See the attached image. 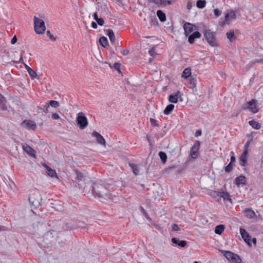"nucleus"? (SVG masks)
<instances>
[{
	"instance_id": "nucleus-27",
	"label": "nucleus",
	"mask_w": 263,
	"mask_h": 263,
	"mask_svg": "<svg viewBox=\"0 0 263 263\" xmlns=\"http://www.w3.org/2000/svg\"><path fill=\"white\" fill-rule=\"evenodd\" d=\"M189 80L190 84L191 85L190 88L192 89L195 88L196 87V79L193 76H191L189 78Z\"/></svg>"
},
{
	"instance_id": "nucleus-10",
	"label": "nucleus",
	"mask_w": 263,
	"mask_h": 263,
	"mask_svg": "<svg viewBox=\"0 0 263 263\" xmlns=\"http://www.w3.org/2000/svg\"><path fill=\"white\" fill-rule=\"evenodd\" d=\"M22 147L23 150L29 155L35 157V151L29 145L26 143L22 144Z\"/></svg>"
},
{
	"instance_id": "nucleus-25",
	"label": "nucleus",
	"mask_w": 263,
	"mask_h": 263,
	"mask_svg": "<svg viewBox=\"0 0 263 263\" xmlns=\"http://www.w3.org/2000/svg\"><path fill=\"white\" fill-rule=\"evenodd\" d=\"M157 15L161 22H164L166 21L165 14L163 13L161 10H158L157 11Z\"/></svg>"
},
{
	"instance_id": "nucleus-4",
	"label": "nucleus",
	"mask_w": 263,
	"mask_h": 263,
	"mask_svg": "<svg viewBox=\"0 0 263 263\" xmlns=\"http://www.w3.org/2000/svg\"><path fill=\"white\" fill-rule=\"evenodd\" d=\"M203 35L209 45L213 47L217 45L216 33L215 32H212L210 29H208L204 31Z\"/></svg>"
},
{
	"instance_id": "nucleus-5",
	"label": "nucleus",
	"mask_w": 263,
	"mask_h": 263,
	"mask_svg": "<svg viewBox=\"0 0 263 263\" xmlns=\"http://www.w3.org/2000/svg\"><path fill=\"white\" fill-rule=\"evenodd\" d=\"M256 103V100L255 99H252L249 102L243 104L241 107L242 109H249L251 112L255 114L258 111Z\"/></svg>"
},
{
	"instance_id": "nucleus-47",
	"label": "nucleus",
	"mask_w": 263,
	"mask_h": 263,
	"mask_svg": "<svg viewBox=\"0 0 263 263\" xmlns=\"http://www.w3.org/2000/svg\"><path fill=\"white\" fill-rule=\"evenodd\" d=\"M251 140H248L246 143L243 151H246V152L248 153V147L250 144Z\"/></svg>"
},
{
	"instance_id": "nucleus-28",
	"label": "nucleus",
	"mask_w": 263,
	"mask_h": 263,
	"mask_svg": "<svg viewBox=\"0 0 263 263\" xmlns=\"http://www.w3.org/2000/svg\"><path fill=\"white\" fill-rule=\"evenodd\" d=\"M224 230V226L222 224L218 225L215 227V232L216 234L220 235Z\"/></svg>"
},
{
	"instance_id": "nucleus-6",
	"label": "nucleus",
	"mask_w": 263,
	"mask_h": 263,
	"mask_svg": "<svg viewBox=\"0 0 263 263\" xmlns=\"http://www.w3.org/2000/svg\"><path fill=\"white\" fill-rule=\"evenodd\" d=\"M73 171V175H74V177H73V179H72L73 182L78 184V187L79 189L84 187V184L81 183L84 179V176L83 173L79 172L77 170H74Z\"/></svg>"
},
{
	"instance_id": "nucleus-32",
	"label": "nucleus",
	"mask_w": 263,
	"mask_h": 263,
	"mask_svg": "<svg viewBox=\"0 0 263 263\" xmlns=\"http://www.w3.org/2000/svg\"><path fill=\"white\" fill-rule=\"evenodd\" d=\"M23 53L21 52V54H20V58L19 59V60L18 61H14L15 63H22L24 64V66H25V67L26 68V69L27 70V71H28V70L29 69H30L31 68L28 66L27 64H26L25 63H24L23 62Z\"/></svg>"
},
{
	"instance_id": "nucleus-39",
	"label": "nucleus",
	"mask_w": 263,
	"mask_h": 263,
	"mask_svg": "<svg viewBox=\"0 0 263 263\" xmlns=\"http://www.w3.org/2000/svg\"><path fill=\"white\" fill-rule=\"evenodd\" d=\"M28 72L32 79H34L36 78L37 73L32 68L29 69Z\"/></svg>"
},
{
	"instance_id": "nucleus-17",
	"label": "nucleus",
	"mask_w": 263,
	"mask_h": 263,
	"mask_svg": "<svg viewBox=\"0 0 263 263\" xmlns=\"http://www.w3.org/2000/svg\"><path fill=\"white\" fill-rule=\"evenodd\" d=\"M171 241L173 243L177 245L181 248L185 247L187 245V242L185 240H180L178 238L176 237L172 238Z\"/></svg>"
},
{
	"instance_id": "nucleus-42",
	"label": "nucleus",
	"mask_w": 263,
	"mask_h": 263,
	"mask_svg": "<svg viewBox=\"0 0 263 263\" xmlns=\"http://www.w3.org/2000/svg\"><path fill=\"white\" fill-rule=\"evenodd\" d=\"M113 68L117 70L119 73H121L120 70V64L119 63H115L113 65Z\"/></svg>"
},
{
	"instance_id": "nucleus-12",
	"label": "nucleus",
	"mask_w": 263,
	"mask_h": 263,
	"mask_svg": "<svg viewBox=\"0 0 263 263\" xmlns=\"http://www.w3.org/2000/svg\"><path fill=\"white\" fill-rule=\"evenodd\" d=\"M183 29L184 30V34L188 36L192 31H193V25L190 23H185L183 25Z\"/></svg>"
},
{
	"instance_id": "nucleus-18",
	"label": "nucleus",
	"mask_w": 263,
	"mask_h": 263,
	"mask_svg": "<svg viewBox=\"0 0 263 263\" xmlns=\"http://www.w3.org/2000/svg\"><path fill=\"white\" fill-rule=\"evenodd\" d=\"M245 216L249 218H252L255 215V213L250 209H246L243 211Z\"/></svg>"
},
{
	"instance_id": "nucleus-45",
	"label": "nucleus",
	"mask_w": 263,
	"mask_h": 263,
	"mask_svg": "<svg viewBox=\"0 0 263 263\" xmlns=\"http://www.w3.org/2000/svg\"><path fill=\"white\" fill-rule=\"evenodd\" d=\"M0 108L3 110H6L7 108V106L3 102V101L2 100H1L0 102Z\"/></svg>"
},
{
	"instance_id": "nucleus-57",
	"label": "nucleus",
	"mask_w": 263,
	"mask_h": 263,
	"mask_svg": "<svg viewBox=\"0 0 263 263\" xmlns=\"http://www.w3.org/2000/svg\"><path fill=\"white\" fill-rule=\"evenodd\" d=\"M49 107V104H48V103H46V104L45 105V108H44L43 109V111L45 112V113H48L49 112V110H48V108Z\"/></svg>"
},
{
	"instance_id": "nucleus-54",
	"label": "nucleus",
	"mask_w": 263,
	"mask_h": 263,
	"mask_svg": "<svg viewBox=\"0 0 263 263\" xmlns=\"http://www.w3.org/2000/svg\"><path fill=\"white\" fill-rule=\"evenodd\" d=\"M231 161H230V163H233L235 161V156H234V152H231Z\"/></svg>"
},
{
	"instance_id": "nucleus-59",
	"label": "nucleus",
	"mask_w": 263,
	"mask_h": 263,
	"mask_svg": "<svg viewBox=\"0 0 263 263\" xmlns=\"http://www.w3.org/2000/svg\"><path fill=\"white\" fill-rule=\"evenodd\" d=\"M230 20V14L228 13L225 14V21L228 22Z\"/></svg>"
},
{
	"instance_id": "nucleus-44",
	"label": "nucleus",
	"mask_w": 263,
	"mask_h": 263,
	"mask_svg": "<svg viewBox=\"0 0 263 263\" xmlns=\"http://www.w3.org/2000/svg\"><path fill=\"white\" fill-rule=\"evenodd\" d=\"M150 24H151V25H154V26L157 25V24H158V22H157V18L155 17H154L153 18L152 17L151 19Z\"/></svg>"
},
{
	"instance_id": "nucleus-31",
	"label": "nucleus",
	"mask_w": 263,
	"mask_h": 263,
	"mask_svg": "<svg viewBox=\"0 0 263 263\" xmlns=\"http://www.w3.org/2000/svg\"><path fill=\"white\" fill-rule=\"evenodd\" d=\"M227 38L231 42L236 39L233 30H231L227 33Z\"/></svg>"
},
{
	"instance_id": "nucleus-14",
	"label": "nucleus",
	"mask_w": 263,
	"mask_h": 263,
	"mask_svg": "<svg viewBox=\"0 0 263 263\" xmlns=\"http://www.w3.org/2000/svg\"><path fill=\"white\" fill-rule=\"evenodd\" d=\"M23 125H25L26 127L29 129L35 130L36 128V124L31 120H25L23 122Z\"/></svg>"
},
{
	"instance_id": "nucleus-58",
	"label": "nucleus",
	"mask_w": 263,
	"mask_h": 263,
	"mask_svg": "<svg viewBox=\"0 0 263 263\" xmlns=\"http://www.w3.org/2000/svg\"><path fill=\"white\" fill-rule=\"evenodd\" d=\"M129 51L127 49H124L121 51V53L124 55H127L129 54Z\"/></svg>"
},
{
	"instance_id": "nucleus-50",
	"label": "nucleus",
	"mask_w": 263,
	"mask_h": 263,
	"mask_svg": "<svg viewBox=\"0 0 263 263\" xmlns=\"http://www.w3.org/2000/svg\"><path fill=\"white\" fill-rule=\"evenodd\" d=\"M229 13L230 14V20L236 18V14L234 11H231Z\"/></svg>"
},
{
	"instance_id": "nucleus-3",
	"label": "nucleus",
	"mask_w": 263,
	"mask_h": 263,
	"mask_svg": "<svg viewBox=\"0 0 263 263\" xmlns=\"http://www.w3.org/2000/svg\"><path fill=\"white\" fill-rule=\"evenodd\" d=\"M42 198L40 194L37 191L32 193L29 197V203L31 206L36 208L40 205Z\"/></svg>"
},
{
	"instance_id": "nucleus-63",
	"label": "nucleus",
	"mask_w": 263,
	"mask_h": 263,
	"mask_svg": "<svg viewBox=\"0 0 263 263\" xmlns=\"http://www.w3.org/2000/svg\"><path fill=\"white\" fill-rule=\"evenodd\" d=\"M154 3L157 5H162V2L160 0H155Z\"/></svg>"
},
{
	"instance_id": "nucleus-61",
	"label": "nucleus",
	"mask_w": 263,
	"mask_h": 263,
	"mask_svg": "<svg viewBox=\"0 0 263 263\" xmlns=\"http://www.w3.org/2000/svg\"><path fill=\"white\" fill-rule=\"evenodd\" d=\"M91 26L94 29H96L98 27L97 24L95 22H92Z\"/></svg>"
},
{
	"instance_id": "nucleus-1",
	"label": "nucleus",
	"mask_w": 263,
	"mask_h": 263,
	"mask_svg": "<svg viewBox=\"0 0 263 263\" xmlns=\"http://www.w3.org/2000/svg\"><path fill=\"white\" fill-rule=\"evenodd\" d=\"M91 193L96 198H107L112 199V195L105 186L99 182H95L92 185Z\"/></svg>"
},
{
	"instance_id": "nucleus-8",
	"label": "nucleus",
	"mask_w": 263,
	"mask_h": 263,
	"mask_svg": "<svg viewBox=\"0 0 263 263\" xmlns=\"http://www.w3.org/2000/svg\"><path fill=\"white\" fill-rule=\"evenodd\" d=\"M200 145V142L197 140L192 146L190 152V156L192 158L196 159L198 157V152Z\"/></svg>"
},
{
	"instance_id": "nucleus-9",
	"label": "nucleus",
	"mask_w": 263,
	"mask_h": 263,
	"mask_svg": "<svg viewBox=\"0 0 263 263\" xmlns=\"http://www.w3.org/2000/svg\"><path fill=\"white\" fill-rule=\"evenodd\" d=\"M240 234L244 240V241L249 246L251 245V237L248 234V233L246 231L245 229L243 228H240L239 229Z\"/></svg>"
},
{
	"instance_id": "nucleus-19",
	"label": "nucleus",
	"mask_w": 263,
	"mask_h": 263,
	"mask_svg": "<svg viewBox=\"0 0 263 263\" xmlns=\"http://www.w3.org/2000/svg\"><path fill=\"white\" fill-rule=\"evenodd\" d=\"M222 253H223L224 257L230 261L232 259L233 257H234V253L229 251H222Z\"/></svg>"
},
{
	"instance_id": "nucleus-53",
	"label": "nucleus",
	"mask_w": 263,
	"mask_h": 263,
	"mask_svg": "<svg viewBox=\"0 0 263 263\" xmlns=\"http://www.w3.org/2000/svg\"><path fill=\"white\" fill-rule=\"evenodd\" d=\"M175 168H176L175 166H171V167L165 168L164 170V172L166 173H170L171 170L175 169Z\"/></svg>"
},
{
	"instance_id": "nucleus-64",
	"label": "nucleus",
	"mask_w": 263,
	"mask_h": 263,
	"mask_svg": "<svg viewBox=\"0 0 263 263\" xmlns=\"http://www.w3.org/2000/svg\"><path fill=\"white\" fill-rule=\"evenodd\" d=\"M93 17L96 21L99 18L97 12L93 13Z\"/></svg>"
},
{
	"instance_id": "nucleus-21",
	"label": "nucleus",
	"mask_w": 263,
	"mask_h": 263,
	"mask_svg": "<svg viewBox=\"0 0 263 263\" xmlns=\"http://www.w3.org/2000/svg\"><path fill=\"white\" fill-rule=\"evenodd\" d=\"M221 198H222L225 201H228L230 203H232V200L230 198L229 194L227 192H221L220 194Z\"/></svg>"
},
{
	"instance_id": "nucleus-20",
	"label": "nucleus",
	"mask_w": 263,
	"mask_h": 263,
	"mask_svg": "<svg viewBox=\"0 0 263 263\" xmlns=\"http://www.w3.org/2000/svg\"><path fill=\"white\" fill-rule=\"evenodd\" d=\"M43 165L46 168V173L49 176L53 177L56 175V172L54 170L52 169L45 164Z\"/></svg>"
},
{
	"instance_id": "nucleus-60",
	"label": "nucleus",
	"mask_w": 263,
	"mask_h": 263,
	"mask_svg": "<svg viewBox=\"0 0 263 263\" xmlns=\"http://www.w3.org/2000/svg\"><path fill=\"white\" fill-rule=\"evenodd\" d=\"M201 135V130H197L195 133V136L198 137Z\"/></svg>"
},
{
	"instance_id": "nucleus-43",
	"label": "nucleus",
	"mask_w": 263,
	"mask_h": 263,
	"mask_svg": "<svg viewBox=\"0 0 263 263\" xmlns=\"http://www.w3.org/2000/svg\"><path fill=\"white\" fill-rule=\"evenodd\" d=\"M178 100L180 99L181 101H182V93L180 91H177L176 93H174Z\"/></svg>"
},
{
	"instance_id": "nucleus-62",
	"label": "nucleus",
	"mask_w": 263,
	"mask_h": 263,
	"mask_svg": "<svg viewBox=\"0 0 263 263\" xmlns=\"http://www.w3.org/2000/svg\"><path fill=\"white\" fill-rule=\"evenodd\" d=\"M146 138H147V140L148 141V142L149 143V145L151 146H153V144L152 142L151 141L150 137L148 135H147L146 136Z\"/></svg>"
},
{
	"instance_id": "nucleus-55",
	"label": "nucleus",
	"mask_w": 263,
	"mask_h": 263,
	"mask_svg": "<svg viewBox=\"0 0 263 263\" xmlns=\"http://www.w3.org/2000/svg\"><path fill=\"white\" fill-rule=\"evenodd\" d=\"M52 118L53 119L58 120L60 119V116L57 113H53L52 115Z\"/></svg>"
},
{
	"instance_id": "nucleus-33",
	"label": "nucleus",
	"mask_w": 263,
	"mask_h": 263,
	"mask_svg": "<svg viewBox=\"0 0 263 263\" xmlns=\"http://www.w3.org/2000/svg\"><path fill=\"white\" fill-rule=\"evenodd\" d=\"M158 155L161 160L162 163H165L167 160L166 154L163 152H160Z\"/></svg>"
},
{
	"instance_id": "nucleus-16",
	"label": "nucleus",
	"mask_w": 263,
	"mask_h": 263,
	"mask_svg": "<svg viewBox=\"0 0 263 263\" xmlns=\"http://www.w3.org/2000/svg\"><path fill=\"white\" fill-rule=\"evenodd\" d=\"M248 153L246 151H243V153L240 155L239 158V164L242 166H246L247 165V160Z\"/></svg>"
},
{
	"instance_id": "nucleus-51",
	"label": "nucleus",
	"mask_w": 263,
	"mask_h": 263,
	"mask_svg": "<svg viewBox=\"0 0 263 263\" xmlns=\"http://www.w3.org/2000/svg\"><path fill=\"white\" fill-rule=\"evenodd\" d=\"M150 122L153 126H157L158 124L157 123L156 120L153 118H150Z\"/></svg>"
},
{
	"instance_id": "nucleus-13",
	"label": "nucleus",
	"mask_w": 263,
	"mask_h": 263,
	"mask_svg": "<svg viewBox=\"0 0 263 263\" xmlns=\"http://www.w3.org/2000/svg\"><path fill=\"white\" fill-rule=\"evenodd\" d=\"M234 183L237 186H239L240 184L246 185L247 184L246 178L243 175H240L234 179Z\"/></svg>"
},
{
	"instance_id": "nucleus-46",
	"label": "nucleus",
	"mask_w": 263,
	"mask_h": 263,
	"mask_svg": "<svg viewBox=\"0 0 263 263\" xmlns=\"http://www.w3.org/2000/svg\"><path fill=\"white\" fill-rule=\"evenodd\" d=\"M47 35L52 41H55L57 38L54 37L49 30L47 31Z\"/></svg>"
},
{
	"instance_id": "nucleus-26",
	"label": "nucleus",
	"mask_w": 263,
	"mask_h": 263,
	"mask_svg": "<svg viewBox=\"0 0 263 263\" xmlns=\"http://www.w3.org/2000/svg\"><path fill=\"white\" fill-rule=\"evenodd\" d=\"M99 42L103 47H106L109 46L107 39L105 36H102L99 39Z\"/></svg>"
},
{
	"instance_id": "nucleus-37",
	"label": "nucleus",
	"mask_w": 263,
	"mask_h": 263,
	"mask_svg": "<svg viewBox=\"0 0 263 263\" xmlns=\"http://www.w3.org/2000/svg\"><path fill=\"white\" fill-rule=\"evenodd\" d=\"M49 106L54 108H57L60 106L59 102L55 100H51L48 103Z\"/></svg>"
},
{
	"instance_id": "nucleus-49",
	"label": "nucleus",
	"mask_w": 263,
	"mask_h": 263,
	"mask_svg": "<svg viewBox=\"0 0 263 263\" xmlns=\"http://www.w3.org/2000/svg\"><path fill=\"white\" fill-rule=\"evenodd\" d=\"M96 22H97V23L100 26H103L104 23V21L103 18H98L97 20H96Z\"/></svg>"
},
{
	"instance_id": "nucleus-29",
	"label": "nucleus",
	"mask_w": 263,
	"mask_h": 263,
	"mask_svg": "<svg viewBox=\"0 0 263 263\" xmlns=\"http://www.w3.org/2000/svg\"><path fill=\"white\" fill-rule=\"evenodd\" d=\"M249 124L253 128L256 129H259L261 127L260 124L254 120L250 121L249 122Z\"/></svg>"
},
{
	"instance_id": "nucleus-11",
	"label": "nucleus",
	"mask_w": 263,
	"mask_h": 263,
	"mask_svg": "<svg viewBox=\"0 0 263 263\" xmlns=\"http://www.w3.org/2000/svg\"><path fill=\"white\" fill-rule=\"evenodd\" d=\"M92 136L96 138V140L99 144L101 145H105V140L101 135L98 133L96 131H93L92 133Z\"/></svg>"
},
{
	"instance_id": "nucleus-38",
	"label": "nucleus",
	"mask_w": 263,
	"mask_h": 263,
	"mask_svg": "<svg viewBox=\"0 0 263 263\" xmlns=\"http://www.w3.org/2000/svg\"><path fill=\"white\" fill-rule=\"evenodd\" d=\"M168 100L172 103H176L178 102V100L177 98L176 97L175 95L173 93L170 95Z\"/></svg>"
},
{
	"instance_id": "nucleus-35",
	"label": "nucleus",
	"mask_w": 263,
	"mask_h": 263,
	"mask_svg": "<svg viewBox=\"0 0 263 263\" xmlns=\"http://www.w3.org/2000/svg\"><path fill=\"white\" fill-rule=\"evenodd\" d=\"M206 1L205 0H198L197 2L196 6L198 8L202 9L205 7Z\"/></svg>"
},
{
	"instance_id": "nucleus-2",
	"label": "nucleus",
	"mask_w": 263,
	"mask_h": 263,
	"mask_svg": "<svg viewBox=\"0 0 263 263\" xmlns=\"http://www.w3.org/2000/svg\"><path fill=\"white\" fill-rule=\"evenodd\" d=\"M34 30L37 34H43L46 30L44 21L36 16L34 17Z\"/></svg>"
},
{
	"instance_id": "nucleus-52",
	"label": "nucleus",
	"mask_w": 263,
	"mask_h": 263,
	"mask_svg": "<svg viewBox=\"0 0 263 263\" xmlns=\"http://www.w3.org/2000/svg\"><path fill=\"white\" fill-rule=\"evenodd\" d=\"M172 230L174 231H178L180 230V228L177 224H173L172 225Z\"/></svg>"
},
{
	"instance_id": "nucleus-34",
	"label": "nucleus",
	"mask_w": 263,
	"mask_h": 263,
	"mask_svg": "<svg viewBox=\"0 0 263 263\" xmlns=\"http://www.w3.org/2000/svg\"><path fill=\"white\" fill-rule=\"evenodd\" d=\"M231 261L233 263H241L242 260L238 255L234 253V257H233Z\"/></svg>"
},
{
	"instance_id": "nucleus-23",
	"label": "nucleus",
	"mask_w": 263,
	"mask_h": 263,
	"mask_svg": "<svg viewBox=\"0 0 263 263\" xmlns=\"http://www.w3.org/2000/svg\"><path fill=\"white\" fill-rule=\"evenodd\" d=\"M107 35L108 36L109 40L112 44L115 42V36L112 29H108L107 30Z\"/></svg>"
},
{
	"instance_id": "nucleus-40",
	"label": "nucleus",
	"mask_w": 263,
	"mask_h": 263,
	"mask_svg": "<svg viewBox=\"0 0 263 263\" xmlns=\"http://www.w3.org/2000/svg\"><path fill=\"white\" fill-rule=\"evenodd\" d=\"M141 212L142 213L143 215L146 218L147 220L149 221L151 220V218L149 217L147 213L146 212L145 210L142 206H140V208Z\"/></svg>"
},
{
	"instance_id": "nucleus-30",
	"label": "nucleus",
	"mask_w": 263,
	"mask_h": 263,
	"mask_svg": "<svg viewBox=\"0 0 263 263\" xmlns=\"http://www.w3.org/2000/svg\"><path fill=\"white\" fill-rule=\"evenodd\" d=\"M174 105L173 104H169L168 105H167L165 109L164 110V114L165 115H169L171 114V112L172 111V110L174 109Z\"/></svg>"
},
{
	"instance_id": "nucleus-56",
	"label": "nucleus",
	"mask_w": 263,
	"mask_h": 263,
	"mask_svg": "<svg viewBox=\"0 0 263 263\" xmlns=\"http://www.w3.org/2000/svg\"><path fill=\"white\" fill-rule=\"evenodd\" d=\"M17 41V39L16 37V35H14L12 39H11V43L12 44H14L16 43Z\"/></svg>"
},
{
	"instance_id": "nucleus-7",
	"label": "nucleus",
	"mask_w": 263,
	"mask_h": 263,
	"mask_svg": "<svg viewBox=\"0 0 263 263\" xmlns=\"http://www.w3.org/2000/svg\"><path fill=\"white\" fill-rule=\"evenodd\" d=\"M76 121L80 128L82 129L85 128L88 125L87 119L82 112L78 114Z\"/></svg>"
},
{
	"instance_id": "nucleus-48",
	"label": "nucleus",
	"mask_w": 263,
	"mask_h": 263,
	"mask_svg": "<svg viewBox=\"0 0 263 263\" xmlns=\"http://www.w3.org/2000/svg\"><path fill=\"white\" fill-rule=\"evenodd\" d=\"M214 14L216 17H218L221 15V12L218 9H215L214 10Z\"/></svg>"
},
{
	"instance_id": "nucleus-41",
	"label": "nucleus",
	"mask_w": 263,
	"mask_h": 263,
	"mask_svg": "<svg viewBox=\"0 0 263 263\" xmlns=\"http://www.w3.org/2000/svg\"><path fill=\"white\" fill-rule=\"evenodd\" d=\"M233 169V164L231 163H229V164L225 167V171L227 173H230L232 171Z\"/></svg>"
},
{
	"instance_id": "nucleus-36",
	"label": "nucleus",
	"mask_w": 263,
	"mask_h": 263,
	"mask_svg": "<svg viewBox=\"0 0 263 263\" xmlns=\"http://www.w3.org/2000/svg\"><path fill=\"white\" fill-rule=\"evenodd\" d=\"M129 166L132 168L134 174L137 175L139 173V170L137 165L134 164L133 163H129Z\"/></svg>"
},
{
	"instance_id": "nucleus-15",
	"label": "nucleus",
	"mask_w": 263,
	"mask_h": 263,
	"mask_svg": "<svg viewBox=\"0 0 263 263\" xmlns=\"http://www.w3.org/2000/svg\"><path fill=\"white\" fill-rule=\"evenodd\" d=\"M201 33L198 31H195L189 36L188 41L190 44H193L195 39H198L201 37Z\"/></svg>"
},
{
	"instance_id": "nucleus-22",
	"label": "nucleus",
	"mask_w": 263,
	"mask_h": 263,
	"mask_svg": "<svg viewBox=\"0 0 263 263\" xmlns=\"http://www.w3.org/2000/svg\"><path fill=\"white\" fill-rule=\"evenodd\" d=\"M220 194L221 192L212 191L210 195L215 199V201H219L221 200Z\"/></svg>"
},
{
	"instance_id": "nucleus-24",
	"label": "nucleus",
	"mask_w": 263,
	"mask_h": 263,
	"mask_svg": "<svg viewBox=\"0 0 263 263\" xmlns=\"http://www.w3.org/2000/svg\"><path fill=\"white\" fill-rule=\"evenodd\" d=\"M191 69L190 68H185L182 73V77L184 79H187L191 76Z\"/></svg>"
}]
</instances>
